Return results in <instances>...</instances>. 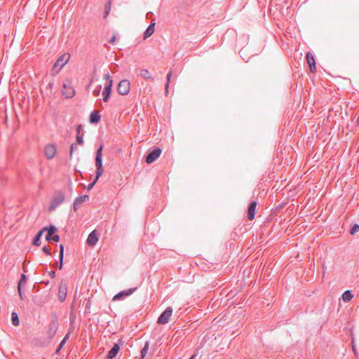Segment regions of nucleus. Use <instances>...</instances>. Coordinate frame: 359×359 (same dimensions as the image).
I'll list each match as a JSON object with an SVG mask.
<instances>
[{"label": "nucleus", "instance_id": "cd10ccee", "mask_svg": "<svg viewBox=\"0 0 359 359\" xmlns=\"http://www.w3.org/2000/svg\"><path fill=\"white\" fill-rule=\"evenodd\" d=\"M149 341H147L144 344V346L143 347V348L141 350V358H144L147 353V351H148V348H149Z\"/></svg>", "mask_w": 359, "mask_h": 359}, {"label": "nucleus", "instance_id": "0eeeda50", "mask_svg": "<svg viewBox=\"0 0 359 359\" xmlns=\"http://www.w3.org/2000/svg\"><path fill=\"white\" fill-rule=\"evenodd\" d=\"M58 322L55 318H53L49 323L48 330L47 331V334L49 339H52L56 334V332L58 329Z\"/></svg>", "mask_w": 359, "mask_h": 359}, {"label": "nucleus", "instance_id": "dca6fc26", "mask_svg": "<svg viewBox=\"0 0 359 359\" xmlns=\"http://www.w3.org/2000/svg\"><path fill=\"white\" fill-rule=\"evenodd\" d=\"M306 60L312 72L316 71V61L313 55L311 53H306Z\"/></svg>", "mask_w": 359, "mask_h": 359}, {"label": "nucleus", "instance_id": "2f4dec72", "mask_svg": "<svg viewBox=\"0 0 359 359\" xmlns=\"http://www.w3.org/2000/svg\"><path fill=\"white\" fill-rule=\"evenodd\" d=\"M48 241H54V242H58L60 241V237L58 235L53 234L50 236V238L49 239H46Z\"/></svg>", "mask_w": 359, "mask_h": 359}, {"label": "nucleus", "instance_id": "79ce46f5", "mask_svg": "<svg viewBox=\"0 0 359 359\" xmlns=\"http://www.w3.org/2000/svg\"><path fill=\"white\" fill-rule=\"evenodd\" d=\"M195 358V355H192L191 358H189V359H194Z\"/></svg>", "mask_w": 359, "mask_h": 359}, {"label": "nucleus", "instance_id": "f3484780", "mask_svg": "<svg viewBox=\"0 0 359 359\" xmlns=\"http://www.w3.org/2000/svg\"><path fill=\"white\" fill-rule=\"evenodd\" d=\"M98 241V237L96 231H93L88 236L87 243L89 245L94 246Z\"/></svg>", "mask_w": 359, "mask_h": 359}, {"label": "nucleus", "instance_id": "aec40b11", "mask_svg": "<svg viewBox=\"0 0 359 359\" xmlns=\"http://www.w3.org/2000/svg\"><path fill=\"white\" fill-rule=\"evenodd\" d=\"M155 25L156 23L154 22H151V24L149 25V27L147 28L144 33V39H148L153 34V33L154 32Z\"/></svg>", "mask_w": 359, "mask_h": 359}, {"label": "nucleus", "instance_id": "9b49d317", "mask_svg": "<svg viewBox=\"0 0 359 359\" xmlns=\"http://www.w3.org/2000/svg\"><path fill=\"white\" fill-rule=\"evenodd\" d=\"M113 85V81L112 79H109V82H107L104 86V90L102 92L103 95V101L107 102H108L111 93V88Z\"/></svg>", "mask_w": 359, "mask_h": 359}, {"label": "nucleus", "instance_id": "4c0bfd02", "mask_svg": "<svg viewBox=\"0 0 359 359\" xmlns=\"http://www.w3.org/2000/svg\"><path fill=\"white\" fill-rule=\"evenodd\" d=\"M74 146L75 144H72L70 147V156H72V153H73V150L74 149Z\"/></svg>", "mask_w": 359, "mask_h": 359}, {"label": "nucleus", "instance_id": "72a5a7b5", "mask_svg": "<svg viewBox=\"0 0 359 359\" xmlns=\"http://www.w3.org/2000/svg\"><path fill=\"white\" fill-rule=\"evenodd\" d=\"M42 251L48 255H50V248L48 246H43Z\"/></svg>", "mask_w": 359, "mask_h": 359}, {"label": "nucleus", "instance_id": "c756f323", "mask_svg": "<svg viewBox=\"0 0 359 359\" xmlns=\"http://www.w3.org/2000/svg\"><path fill=\"white\" fill-rule=\"evenodd\" d=\"M68 338H69V334H67L65 335V337H64V339L60 342V344H59V346L57 348V351H56L57 352H59L60 351V349L62 348V346L65 344L66 341Z\"/></svg>", "mask_w": 359, "mask_h": 359}, {"label": "nucleus", "instance_id": "2eb2a0df", "mask_svg": "<svg viewBox=\"0 0 359 359\" xmlns=\"http://www.w3.org/2000/svg\"><path fill=\"white\" fill-rule=\"evenodd\" d=\"M89 197L88 195H83L79 197H77L74 202V210L76 211L79 206L81 205L83 203H85L88 200Z\"/></svg>", "mask_w": 359, "mask_h": 359}, {"label": "nucleus", "instance_id": "58836bf2", "mask_svg": "<svg viewBox=\"0 0 359 359\" xmlns=\"http://www.w3.org/2000/svg\"><path fill=\"white\" fill-rule=\"evenodd\" d=\"M104 79H106L107 81V82H109V79H111L110 75L109 73H107V74L104 75Z\"/></svg>", "mask_w": 359, "mask_h": 359}, {"label": "nucleus", "instance_id": "473e14b6", "mask_svg": "<svg viewBox=\"0 0 359 359\" xmlns=\"http://www.w3.org/2000/svg\"><path fill=\"white\" fill-rule=\"evenodd\" d=\"M76 142L79 144H83V135H76Z\"/></svg>", "mask_w": 359, "mask_h": 359}, {"label": "nucleus", "instance_id": "9d476101", "mask_svg": "<svg viewBox=\"0 0 359 359\" xmlns=\"http://www.w3.org/2000/svg\"><path fill=\"white\" fill-rule=\"evenodd\" d=\"M67 292V285L64 280H62L58 289V299L62 302L65 300Z\"/></svg>", "mask_w": 359, "mask_h": 359}, {"label": "nucleus", "instance_id": "4468645a", "mask_svg": "<svg viewBox=\"0 0 359 359\" xmlns=\"http://www.w3.org/2000/svg\"><path fill=\"white\" fill-rule=\"evenodd\" d=\"M27 278L24 273H21L20 278L18 285V291L21 299H23L21 287L27 283Z\"/></svg>", "mask_w": 359, "mask_h": 359}, {"label": "nucleus", "instance_id": "c9c22d12", "mask_svg": "<svg viewBox=\"0 0 359 359\" xmlns=\"http://www.w3.org/2000/svg\"><path fill=\"white\" fill-rule=\"evenodd\" d=\"M101 88H102V86H98V89H97V90H95L93 91V94H94V95L97 96V95H99L100 91V90H101Z\"/></svg>", "mask_w": 359, "mask_h": 359}, {"label": "nucleus", "instance_id": "412c9836", "mask_svg": "<svg viewBox=\"0 0 359 359\" xmlns=\"http://www.w3.org/2000/svg\"><path fill=\"white\" fill-rule=\"evenodd\" d=\"M42 230H43V232L47 231L46 239H49V238H50V236L56 232L57 228L53 225H50L48 226L43 227Z\"/></svg>", "mask_w": 359, "mask_h": 359}, {"label": "nucleus", "instance_id": "f257e3e1", "mask_svg": "<svg viewBox=\"0 0 359 359\" xmlns=\"http://www.w3.org/2000/svg\"><path fill=\"white\" fill-rule=\"evenodd\" d=\"M103 145H100L99 148L97 149L96 156H95V166L97 168L96 175L94 181L88 184V190H90L96 182L98 180L100 177L102 175L104 172V169L102 167V152Z\"/></svg>", "mask_w": 359, "mask_h": 359}, {"label": "nucleus", "instance_id": "20e7f679", "mask_svg": "<svg viewBox=\"0 0 359 359\" xmlns=\"http://www.w3.org/2000/svg\"><path fill=\"white\" fill-rule=\"evenodd\" d=\"M62 94L67 98H71L74 96L75 90L69 80H66L62 85Z\"/></svg>", "mask_w": 359, "mask_h": 359}, {"label": "nucleus", "instance_id": "ea45409f", "mask_svg": "<svg viewBox=\"0 0 359 359\" xmlns=\"http://www.w3.org/2000/svg\"><path fill=\"white\" fill-rule=\"evenodd\" d=\"M116 41V36H113L111 39L109 40V43H114V41Z\"/></svg>", "mask_w": 359, "mask_h": 359}, {"label": "nucleus", "instance_id": "a878e982", "mask_svg": "<svg viewBox=\"0 0 359 359\" xmlns=\"http://www.w3.org/2000/svg\"><path fill=\"white\" fill-rule=\"evenodd\" d=\"M11 320H12V323L14 325H18L19 323H20V320H19V318H18V314L15 313V312H13L12 314H11Z\"/></svg>", "mask_w": 359, "mask_h": 359}, {"label": "nucleus", "instance_id": "5701e85b", "mask_svg": "<svg viewBox=\"0 0 359 359\" xmlns=\"http://www.w3.org/2000/svg\"><path fill=\"white\" fill-rule=\"evenodd\" d=\"M43 233V230H40L33 238L32 243L35 246H39L41 244V237Z\"/></svg>", "mask_w": 359, "mask_h": 359}, {"label": "nucleus", "instance_id": "f03ea898", "mask_svg": "<svg viewBox=\"0 0 359 359\" xmlns=\"http://www.w3.org/2000/svg\"><path fill=\"white\" fill-rule=\"evenodd\" d=\"M69 57V55L68 54H64L59 57L54 63L52 70L55 73H58L59 71L67 63Z\"/></svg>", "mask_w": 359, "mask_h": 359}, {"label": "nucleus", "instance_id": "7ed1b4c3", "mask_svg": "<svg viewBox=\"0 0 359 359\" xmlns=\"http://www.w3.org/2000/svg\"><path fill=\"white\" fill-rule=\"evenodd\" d=\"M65 200V196L62 192L58 191L54 194L53 199L51 201L49 210L50 211L55 210L58 205L62 204Z\"/></svg>", "mask_w": 359, "mask_h": 359}, {"label": "nucleus", "instance_id": "1a4fd4ad", "mask_svg": "<svg viewBox=\"0 0 359 359\" xmlns=\"http://www.w3.org/2000/svg\"><path fill=\"white\" fill-rule=\"evenodd\" d=\"M136 289H137V287H134V288H130L128 290H122L120 292H118L114 295V297H113V300L114 301L121 300L123 298L132 294L136 290Z\"/></svg>", "mask_w": 359, "mask_h": 359}, {"label": "nucleus", "instance_id": "393cba45", "mask_svg": "<svg viewBox=\"0 0 359 359\" xmlns=\"http://www.w3.org/2000/svg\"><path fill=\"white\" fill-rule=\"evenodd\" d=\"M353 298V294H351V292L350 290L345 291L342 294V299L346 302L351 300Z\"/></svg>", "mask_w": 359, "mask_h": 359}, {"label": "nucleus", "instance_id": "423d86ee", "mask_svg": "<svg viewBox=\"0 0 359 359\" xmlns=\"http://www.w3.org/2000/svg\"><path fill=\"white\" fill-rule=\"evenodd\" d=\"M172 307H168L158 317L157 323L158 324L165 325L168 323L172 313Z\"/></svg>", "mask_w": 359, "mask_h": 359}, {"label": "nucleus", "instance_id": "bb28decb", "mask_svg": "<svg viewBox=\"0 0 359 359\" xmlns=\"http://www.w3.org/2000/svg\"><path fill=\"white\" fill-rule=\"evenodd\" d=\"M112 0H108V2L104 6V18H106L110 11L111 9V5Z\"/></svg>", "mask_w": 359, "mask_h": 359}, {"label": "nucleus", "instance_id": "a19ab883", "mask_svg": "<svg viewBox=\"0 0 359 359\" xmlns=\"http://www.w3.org/2000/svg\"><path fill=\"white\" fill-rule=\"evenodd\" d=\"M53 83H48V86L50 88H53Z\"/></svg>", "mask_w": 359, "mask_h": 359}, {"label": "nucleus", "instance_id": "ddd939ff", "mask_svg": "<svg viewBox=\"0 0 359 359\" xmlns=\"http://www.w3.org/2000/svg\"><path fill=\"white\" fill-rule=\"evenodd\" d=\"M257 203L256 201H252L248 209V218L250 220H252L255 218V210Z\"/></svg>", "mask_w": 359, "mask_h": 359}, {"label": "nucleus", "instance_id": "4be33fe9", "mask_svg": "<svg viewBox=\"0 0 359 359\" xmlns=\"http://www.w3.org/2000/svg\"><path fill=\"white\" fill-rule=\"evenodd\" d=\"M101 118V116L97 111H93L90 114L89 121L91 123H97Z\"/></svg>", "mask_w": 359, "mask_h": 359}, {"label": "nucleus", "instance_id": "f704fd0d", "mask_svg": "<svg viewBox=\"0 0 359 359\" xmlns=\"http://www.w3.org/2000/svg\"><path fill=\"white\" fill-rule=\"evenodd\" d=\"M83 130L81 125H78L76 127V135H81V132Z\"/></svg>", "mask_w": 359, "mask_h": 359}, {"label": "nucleus", "instance_id": "7c9ffc66", "mask_svg": "<svg viewBox=\"0 0 359 359\" xmlns=\"http://www.w3.org/2000/svg\"><path fill=\"white\" fill-rule=\"evenodd\" d=\"M358 231H359V225L357 224H353L352 226V227L351 229V231H350V233H351V234L353 235L354 233H355Z\"/></svg>", "mask_w": 359, "mask_h": 359}, {"label": "nucleus", "instance_id": "6e6552de", "mask_svg": "<svg viewBox=\"0 0 359 359\" xmlns=\"http://www.w3.org/2000/svg\"><path fill=\"white\" fill-rule=\"evenodd\" d=\"M161 154V149L158 147L155 148L146 156V162L147 163H151L154 162L160 156Z\"/></svg>", "mask_w": 359, "mask_h": 359}, {"label": "nucleus", "instance_id": "6ab92c4d", "mask_svg": "<svg viewBox=\"0 0 359 359\" xmlns=\"http://www.w3.org/2000/svg\"><path fill=\"white\" fill-rule=\"evenodd\" d=\"M140 75L141 77H142L144 79L149 81H154V77L152 76L151 72L146 69H142L140 71Z\"/></svg>", "mask_w": 359, "mask_h": 359}, {"label": "nucleus", "instance_id": "a211bd4d", "mask_svg": "<svg viewBox=\"0 0 359 359\" xmlns=\"http://www.w3.org/2000/svg\"><path fill=\"white\" fill-rule=\"evenodd\" d=\"M120 350V346L118 344H114L111 350L108 352L107 355V359L114 358Z\"/></svg>", "mask_w": 359, "mask_h": 359}, {"label": "nucleus", "instance_id": "b1692460", "mask_svg": "<svg viewBox=\"0 0 359 359\" xmlns=\"http://www.w3.org/2000/svg\"><path fill=\"white\" fill-rule=\"evenodd\" d=\"M63 257H64V246L62 245H60V264H59V269H62L63 266Z\"/></svg>", "mask_w": 359, "mask_h": 359}, {"label": "nucleus", "instance_id": "39448f33", "mask_svg": "<svg viewBox=\"0 0 359 359\" xmlns=\"http://www.w3.org/2000/svg\"><path fill=\"white\" fill-rule=\"evenodd\" d=\"M130 89V84L128 80L121 81L117 86V91L120 95H128Z\"/></svg>", "mask_w": 359, "mask_h": 359}, {"label": "nucleus", "instance_id": "c85d7f7f", "mask_svg": "<svg viewBox=\"0 0 359 359\" xmlns=\"http://www.w3.org/2000/svg\"><path fill=\"white\" fill-rule=\"evenodd\" d=\"M171 76H172V72L170 71L168 72V74L166 76L167 82L165 85V90L166 94H168V87H169V83L170 81Z\"/></svg>", "mask_w": 359, "mask_h": 359}, {"label": "nucleus", "instance_id": "e433bc0d", "mask_svg": "<svg viewBox=\"0 0 359 359\" xmlns=\"http://www.w3.org/2000/svg\"><path fill=\"white\" fill-rule=\"evenodd\" d=\"M48 275L52 278H55V272L54 271H51L50 272H48Z\"/></svg>", "mask_w": 359, "mask_h": 359}, {"label": "nucleus", "instance_id": "f8f14e48", "mask_svg": "<svg viewBox=\"0 0 359 359\" xmlns=\"http://www.w3.org/2000/svg\"><path fill=\"white\" fill-rule=\"evenodd\" d=\"M56 153V147L53 144H48L44 148V155L48 159H52Z\"/></svg>", "mask_w": 359, "mask_h": 359}]
</instances>
